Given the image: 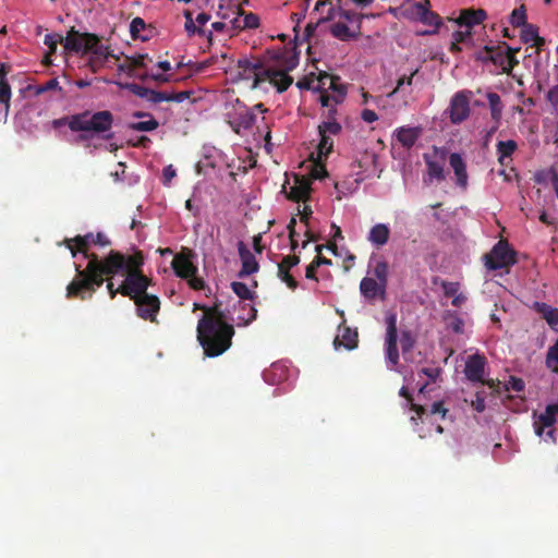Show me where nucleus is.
<instances>
[{
	"label": "nucleus",
	"mask_w": 558,
	"mask_h": 558,
	"mask_svg": "<svg viewBox=\"0 0 558 558\" xmlns=\"http://www.w3.org/2000/svg\"><path fill=\"white\" fill-rule=\"evenodd\" d=\"M123 265V254L114 250H111L102 259L98 255H93L84 269H81L80 265L74 264L76 276L66 286V298L84 300L85 291L89 292L88 298H90L95 289L102 286L105 281L104 276L112 278L120 272Z\"/></svg>",
	"instance_id": "1"
},
{
	"label": "nucleus",
	"mask_w": 558,
	"mask_h": 558,
	"mask_svg": "<svg viewBox=\"0 0 558 558\" xmlns=\"http://www.w3.org/2000/svg\"><path fill=\"white\" fill-rule=\"evenodd\" d=\"M205 314L198 319L196 338L203 347L207 357H217L223 354L231 345L234 337V327L226 322L221 304L203 306Z\"/></svg>",
	"instance_id": "2"
},
{
	"label": "nucleus",
	"mask_w": 558,
	"mask_h": 558,
	"mask_svg": "<svg viewBox=\"0 0 558 558\" xmlns=\"http://www.w3.org/2000/svg\"><path fill=\"white\" fill-rule=\"evenodd\" d=\"M64 49L70 52L87 54L86 66L92 73H98L111 56L108 46L101 44L100 38L95 34H80L72 27L65 37Z\"/></svg>",
	"instance_id": "3"
},
{
	"label": "nucleus",
	"mask_w": 558,
	"mask_h": 558,
	"mask_svg": "<svg viewBox=\"0 0 558 558\" xmlns=\"http://www.w3.org/2000/svg\"><path fill=\"white\" fill-rule=\"evenodd\" d=\"M112 125L111 111H82L72 114L70 131L80 132L81 140H89L95 136L111 140L113 137Z\"/></svg>",
	"instance_id": "4"
},
{
	"label": "nucleus",
	"mask_w": 558,
	"mask_h": 558,
	"mask_svg": "<svg viewBox=\"0 0 558 558\" xmlns=\"http://www.w3.org/2000/svg\"><path fill=\"white\" fill-rule=\"evenodd\" d=\"M238 76L240 80L253 81V88L269 82L279 93H284L293 84V78L286 72L274 68H267L260 62H252L247 59L238 60Z\"/></svg>",
	"instance_id": "5"
},
{
	"label": "nucleus",
	"mask_w": 558,
	"mask_h": 558,
	"mask_svg": "<svg viewBox=\"0 0 558 558\" xmlns=\"http://www.w3.org/2000/svg\"><path fill=\"white\" fill-rule=\"evenodd\" d=\"M124 265L121 267L119 274L125 276L122 283L118 287L121 295L135 300L144 294L150 284V279L147 278L142 271L143 255L141 252H135L132 255H124Z\"/></svg>",
	"instance_id": "6"
},
{
	"label": "nucleus",
	"mask_w": 558,
	"mask_h": 558,
	"mask_svg": "<svg viewBox=\"0 0 558 558\" xmlns=\"http://www.w3.org/2000/svg\"><path fill=\"white\" fill-rule=\"evenodd\" d=\"M514 255V251L510 248L509 243L499 240L492 251L484 255L485 266L490 270L509 267L515 263Z\"/></svg>",
	"instance_id": "7"
},
{
	"label": "nucleus",
	"mask_w": 558,
	"mask_h": 558,
	"mask_svg": "<svg viewBox=\"0 0 558 558\" xmlns=\"http://www.w3.org/2000/svg\"><path fill=\"white\" fill-rule=\"evenodd\" d=\"M386 323V357L395 366L399 362L397 316L395 314L389 315Z\"/></svg>",
	"instance_id": "8"
},
{
	"label": "nucleus",
	"mask_w": 558,
	"mask_h": 558,
	"mask_svg": "<svg viewBox=\"0 0 558 558\" xmlns=\"http://www.w3.org/2000/svg\"><path fill=\"white\" fill-rule=\"evenodd\" d=\"M449 119L454 124L463 123L470 114L469 96L465 92H457L448 108Z\"/></svg>",
	"instance_id": "9"
},
{
	"label": "nucleus",
	"mask_w": 558,
	"mask_h": 558,
	"mask_svg": "<svg viewBox=\"0 0 558 558\" xmlns=\"http://www.w3.org/2000/svg\"><path fill=\"white\" fill-rule=\"evenodd\" d=\"M192 257L193 252L189 248H183L173 256L171 267L177 277L186 279L197 272V267L193 264Z\"/></svg>",
	"instance_id": "10"
},
{
	"label": "nucleus",
	"mask_w": 558,
	"mask_h": 558,
	"mask_svg": "<svg viewBox=\"0 0 558 558\" xmlns=\"http://www.w3.org/2000/svg\"><path fill=\"white\" fill-rule=\"evenodd\" d=\"M557 417L558 404H548L545 408V411L539 414L534 423L535 434L541 437L545 433L548 438L554 440L553 426L555 425Z\"/></svg>",
	"instance_id": "11"
},
{
	"label": "nucleus",
	"mask_w": 558,
	"mask_h": 558,
	"mask_svg": "<svg viewBox=\"0 0 558 558\" xmlns=\"http://www.w3.org/2000/svg\"><path fill=\"white\" fill-rule=\"evenodd\" d=\"M256 121V113L253 109H248L243 102L238 100L235 105V114L229 116V125L235 133H241V130H251Z\"/></svg>",
	"instance_id": "12"
},
{
	"label": "nucleus",
	"mask_w": 558,
	"mask_h": 558,
	"mask_svg": "<svg viewBox=\"0 0 558 558\" xmlns=\"http://www.w3.org/2000/svg\"><path fill=\"white\" fill-rule=\"evenodd\" d=\"M134 303L136 305V315L140 318L149 322L156 320L157 313L160 308L158 296L147 293L135 299Z\"/></svg>",
	"instance_id": "13"
},
{
	"label": "nucleus",
	"mask_w": 558,
	"mask_h": 558,
	"mask_svg": "<svg viewBox=\"0 0 558 558\" xmlns=\"http://www.w3.org/2000/svg\"><path fill=\"white\" fill-rule=\"evenodd\" d=\"M75 243L78 244V250H81V254L88 260H90L93 255H96L95 253H89L88 247L90 244L99 245V246H108L110 245V240L106 234L102 232H97L96 234H93L92 232H88L84 235H76L74 236Z\"/></svg>",
	"instance_id": "14"
},
{
	"label": "nucleus",
	"mask_w": 558,
	"mask_h": 558,
	"mask_svg": "<svg viewBox=\"0 0 558 558\" xmlns=\"http://www.w3.org/2000/svg\"><path fill=\"white\" fill-rule=\"evenodd\" d=\"M486 359L481 354L470 355L465 362L464 374L465 377L472 383L485 384L484 371Z\"/></svg>",
	"instance_id": "15"
},
{
	"label": "nucleus",
	"mask_w": 558,
	"mask_h": 558,
	"mask_svg": "<svg viewBox=\"0 0 558 558\" xmlns=\"http://www.w3.org/2000/svg\"><path fill=\"white\" fill-rule=\"evenodd\" d=\"M387 286L375 278L364 277L360 283V290L367 300L380 299L384 301L386 299Z\"/></svg>",
	"instance_id": "16"
},
{
	"label": "nucleus",
	"mask_w": 558,
	"mask_h": 558,
	"mask_svg": "<svg viewBox=\"0 0 558 558\" xmlns=\"http://www.w3.org/2000/svg\"><path fill=\"white\" fill-rule=\"evenodd\" d=\"M238 253H240V259H242V269H240V274H238V276L243 278L258 271V262L242 241L238 243Z\"/></svg>",
	"instance_id": "17"
},
{
	"label": "nucleus",
	"mask_w": 558,
	"mask_h": 558,
	"mask_svg": "<svg viewBox=\"0 0 558 558\" xmlns=\"http://www.w3.org/2000/svg\"><path fill=\"white\" fill-rule=\"evenodd\" d=\"M487 19V13L483 9H464L460 12L458 19L454 20L459 27L472 28L482 24Z\"/></svg>",
	"instance_id": "18"
},
{
	"label": "nucleus",
	"mask_w": 558,
	"mask_h": 558,
	"mask_svg": "<svg viewBox=\"0 0 558 558\" xmlns=\"http://www.w3.org/2000/svg\"><path fill=\"white\" fill-rule=\"evenodd\" d=\"M330 90L332 94L324 89L319 95V102L324 108H331L332 106L336 108V106L343 102L347 97V87L339 84V82Z\"/></svg>",
	"instance_id": "19"
},
{
	"label": "nucleus",
	"mask_w": 558,
	"mask_h": 558,
	"mask_svg": "<svg viewBox=\"0 0 558 558\" xmlns=\"http://www.w3.org/2000/svg\"><path fill=\"white\" fill-rule=\"evenodd\" d=\"M311 181L304 175L295 174L294 184L291 186L287 195L290 199L295 202H305L310 197Z\"/></svg>",
	"instance_id": "20"
},
{
	"label": "nucleus",
	"mask_w": 558,
	"mask_h": 558,
	"mask_svg": "<svg viewBox=\"0 0 558 558\" xmlns=\"http://www.w3.org/2000/svg\"><path fill=\"white\" fill-rule=\"evenodd\" d=\"M357 331L352 330L345 325L339 326V333L335 338L333 344L336 348L344 347L348 350H353L357 347Z\"/></svg>",
	"instance_id": "21"
},
{
	"label": "nucleus",
	"mask_w": 558,
	"mask_h": 558,
	"mask_svg": "<svg viewBox=\"0 0 558 558\" xmlns=\"http://www.w3.org/2000/svg\"><path fill=\"white\" fill-rule=\"evenodd\" d=\"M337 17L350 23L354 21H361V16L357 13L343 9L342 0H337V8H330L327 14L320 19L319 23L330 22L336 20Z\"/></svg>",
	"instance_id": "22"
},
{
	"label": "nucleus",
	"mask_w": 558,
	"mask_h": 558,
	"mask_svg": "<svg viewBox=\"0 0 558 558\" xmlns=\"http://www.w3.org/2000/svg\"><path fill=\"white\" fill-rule=\"evenodd\" d=\"M449 165L457 177V184L465 189L468 185V172L466 165L462 156L459 153H451L449 155Z\"/></svg>",
	"instance_id": "23"
},
{
	"label": "nucleus",
	"mask_w": 558,
	"mask_h": 558,
	"mask_svg": "<svg viewBox=\"0 0 558 558\" xmlns=\"http://www.w3.org/2000/svg\"><path fill=\"white\" fill-rule=\"evenodd\" d=\"M424 160L426 163V172H427V177L424 178V182L426 184L432 183V181L434 179H436L437 181L445 180L446 175H445L444 160L442 161L434 160L426 154L424 155Z\"/></svg>",
	"instance_id": "24"
},
{
	"label": "nucleus",
	"mask_w": 558,
	"mask_h": 558,
	"mask_svg": "<svg viewBox=\"0 0 558 558\" xmlns=\"http://www.w3.org/2000/svg\"><path fill=\"white\" fill-rule=\"evenodd\" d=\"M389 238H390V228L388 225L381 223V222L374 225L371 228L368 236H367L368 241L377 247H380V246H384L385 244H387L389 241Z\"/></svg>",
	"instance_id": "25"
},
{
	"label": "nucleus",
	"mask_w": 558,
	"mask_h": 558,
	"mask_svg": "<svg viewBox=\"0 0 558 558\" xmlns=\"http://www.w3.org/2000/svg\"><path fill=\"white\" fill-rule=\"evenodd\" d=\"M337 107L328 109L326 120H324L318 126V132L329 135H339L342 132L340 122L336 120Z\"/></svg>",
	"instance_id": "26"
},
{
	"label": "nucleus",
	"mask_w": 558,
	"mask_h": 558,
	"mask_svg": "<svg viewBox=\"0 0 558 558\" xmlns=\"http://www.w3.org/2000/svg\"><path fill=\"white\" fill-rule=\"evenodd\" d=\"M461 44L466 47H473V36L470 28H466L465 31H457L452 34V41L449 51L453 54L461 52Z\"/></svg>",
	"instance_id": "27"
},
{
	"label": "nucleus",
	"mask_w": 558,
	"mask_h": 558,
	"mask_svg": "<svg viewBox=\"0 0 558 558\" xmlns=\"http://www.w3.org/2000/svg\"><path fill=\"white\" fill-rule=\"evenodd\" d=\"M533 308L545 319L549 327L553 328L558 325V308L544 302H534Z\"/></svg>",
	"instance_id": "28"
},
{
	"label": "nucleus",
	"mask_w": 558,
	"mask_h": 558,
	"mask_svg": "<svg viewBox=\"0 0 558 558\" xmlns=\"http://www.w3.org/2000/svg\"><path fill=\"white\" fill-rule=\"evenodd\" d=\"M486 97L489 105L490 118L494 120V123L500 125L504 110V105L500 100V96L495 94V92H488Z\"/></svg>",
	"instance_id": "29"
},
{
	"label": "nucleus",
	"mask_w": 558,
	"mask_h": 558,
	"mask_svg": "<svg viewBox=\"0 0 558 558\" xmlns=\"http://www.w3.org/2000/svg\"><path fill=\"white\" fill-rule=\"evenodd\" d=\"M330 34L341 41H350L357 38L360 31L352 32L345 23L338 22L331 25Z\"/></svg>",
	"instance_id": "30"
},
{
	"label": "nucleus",
	"mask_w": 558,
	"mask_h": 558,
	"mask_svg": "<svg viewBox=\"0 0 558 558\" xmlns=\"http://www.w3.org/2000/svg\"><path fill=\"white\" fill-rule=\"evenodd\" d=\"M420 136V131L410 129V126H401L397 132V140L405 148H411Z\"/></svg>",
	"instance_id": "31"
},
{
	"label": "nucleus",
	"mask_w": 558,
	"mask_h": 558,
	"mask_svg": "<svg viewBox=\"0 0 558 558\" xmlns=\"http://www.w3.org/2000/svg\"><path fill=\"white\" fill-rule=\"evenodd\" d=\"M518 145L514 140L498 141L496 144V151L498 155V161L504 165L506 158H510L515 151Z\"/></svg>",
	"instance_id": "32"
},
{
	"label": "nucleus",
	"mask_w": 558,
	"mask_h": 558,
	"mask_svg": "<svg viewBox=\"0 0 558 558\" xmlns=\"http://www.w3.org/2000/svg\"><path fill=\"white\" fill-rule=\"evenodd\" d=\"M444 322L448 329L454 333H462L464 328V322L454 311H446L444 313Z\"/></svg>",
	"instance_id": "33"
},
{
	"label": "nucleus",
	"mask_w": 558,
	"mask_h": 558,
	"mask_svg": "<svg viewBox=\"0 0 558 558\" xmlns=\"http://www.w3.org/2000/svg\"><path fill=\"white\" fill-rule=\"evenodd\" d=\"M521 40L524 44L533 43V45L536 47H539L544 44V40L537 34V29L530 24L523 26L521 32Z\"/></svg>",
	"instance_id": "34"
},
{
	"label": "nucleus",
	"mask_w": 558,
	"mask_h": 558,
	"mask_svg": "<svg viewBox=\"0 0 558 558\" xmlns=\"http://www.w3.org/2000/svg\"><path fill=\"white\" fill-rule=\"evenodd\" d=\"M545 366L551 373H558V339L550 345L546 352Z\"/></svg>",
	"instance_id": "35"
},
{
	"label": "nucleus",
	"mask_w": 558,
	"mask_h": 558,
	"mask_svg": "<svg viewBox=\"0 0 558 558\" xmlns=\"http://www.w3.org/2000/svg\"><path fill=\"white\" fill-rule=\"evenodd\" d=\"M319 135H320V141L318 144V155H319V158H327L333 149V138H332L333 135H329V134L326 135L324 133H319Z\"/></svg>",
	"instance_id": "36"
},
{
	"label": "nucleus",
	"mask_w": 558,
	"mask_h": 558,
	"mask_svg": "<svg viewBox=\"0 0 558 558\" xmlns=\"http://www.w3.org/2000/svg\"><path fill=\"white\" fill-rule=\"evenodd\" d=\"M231 290L235 295H238L242 300H253L255 296V292H253L248 286L241 281L231 282Z\"/></svg>",
	"instance_id": "37"
},
{
	"label": "nucleus",
	"mask_w": 558,
	"mask_h": 558,
	"mask_svg": "<svg viewBox=\"0 0 558 558\" xmlns=\"http://www.w3.org/2000/svg\"><path fill=\"white\" fill-rule=\"evenodd\" d=\"M373 274L375 279L388 284L389 265L386 260H377Z\"/></svg>",
	"instance_id": "38"
},
{
	"label": "nucleus",
	"mask_w": 558,
	"mask_h": 558,
	"mask_svg": "<svg viewBox=\"0 0 558 558\" xmlns=\"http://www.w3.org/2000/svg\"><path fill=\"white\" fill-rule=\"evenodd\" d=\"M317 81H318L317 90H319L322 93L324 90H330L340 81V78L338 76L323 73L318 76Z\"/></svg>",
	"instance_id": "39"
},
{
	"label": "nucleus",
	"mask_w": 558,
	"mask_h": 558,
	"mask_svg": "<svg viewBox=\"0 0 558 558\" xmlns=\"http://www.w3.org/2000/svg\"><path fill=\"white\" fill-rule=\"evenodd\" d=\"M158 128V122L155 118H149L144 122H131L129 124L130 130H134L135 132H151Z\"/></svg>",
	"instance_id": "40"
},
{
	"label": "nucleus",
	"mask_w": 558,
	"mask_h": 558,
	"mask_svg": "<svg viewBox=\"0 0 558 558\" xmlns=\"http://www.w3.org/2000/svg\"><path fill=\"white\" fill-rule=\"evenodd\" d=\"M421 21L429 26H434L436 29L441 25V19L438 14L422 8Z\"/></svg>",
	"instance_id": "41"
},
{
	"label": "nucleus",
	"mask_w": 558,
	"mask_h": 558,
	"mask_svg": "<svg viewBox=\"0 0 558 558\" xmlns=\"http://www.w3.org/2000/svg\"><path fill=\"white\" fill-rule=\"evenodd\" d=\"M145 22L141 17H135L130 24V34L133 39L146 40V37L141 36V32L145 29Z\"/></svg>",
	"instance_id": "42"
},
{
	"label": "nucleus",
	"mask_w": 558,
	"mask_h": 558,
	"mask_svg": "<svg viewBox=\"0 0 558 558\" xmlns=\"http://www.w3.org/2000/svg\"><path fill=\"white\" fill-rule=\"evenodd\" d=\"M510 23L513 27H523L526 25V14L523 5L512 11Z\"/></svg>",
	"instance_id": "43"
},
{
	"label": "nucleus",
	"mask_w": 558,
	"mask_h": 558,
	"mask_svg": "<svg viewBox=\"0 0 558 558\" xmlns=\"http://www.w3.org/2000/svg\"><path fill=\"white\" fill-rule=\"evenodd\" d=\"M64 41L65 38L56 33L46 35L44 39V44L49 48L50 54L56 52L58 44L64 47Z\"/></svg>",
	"instance_id": "44"
},
{
	"label": "nucleus",
	"mask_w": 558,
	"mask_h": 558,
	"mask_svg": "<svg viewBox=\"0 0 558 558\" xmlns=\"http://www.w3.org/2000/svg\"><path fill=\"white\" fill-rule=\"evenodd\" d=\"M10 99H11V87L7 81V78H1L0 81V104L5 105V110L10 108Z\"/></svg>",
	"instance_id": "45"
},
{
	"label": "nucleus",
	"mask_w": 558,
	"mask_h": 558,
	"mask_svg": "<svg viewBox=\"0 0 558 558\" xmlns=\"http://www.w3.org/2000/svg\"><path fill=\"white\" fill-rule=\"evenodd\" d=\"M400 344L403 353H408L413 349L415 339L411 331L403 330L401 332Z\"/></svg>",
	"instance_id": "46"
},
{
	"label": "nucleus",
	"mask_w": 558,
	"mask_h": 558,
	"mask_svg": "<svg viewBox=\"0 0 558 558\" xmlns=\"http://www.w3.org/2000/svg\"><path fill=\"white\" fill-rule=\"evenodd\" d=\"M290 269H282L278 266L279 278L287 283L291 290H295L299 287L298 280L291 275Z\"/></svg>",
	"instance_id": "47"
},
{
	"label": "nucleus",
	"mask_w": 558,
	"mask_h": 558,
	"mask_svg": "<svg viewBox=\"0 0 558 558\" xmlns=\"http://www.w3.org/2000/svg\"><path fill=\"white\" fill-rule=\"evenodd\" d=\"M183 16L185 19L184 29L189 36H193L195 34L202 35L204 33L202 28L195 26L192 14L189 11H184Z\"/></svg>",
	"instance_id": "48"
},
{
	"label": "nucleus",
	"mask_w": 558,
	"mask_h": 558,
	"mask_svg": "<svg viewBox=\"0 0 558 558\" xmlns=\"http://www.w3.org/2000/svg\"><path fill=\"white\" fill-rule=\"evenodd\" d=\"M441 288L444 290V294L447 298H454L460 292V284L459 282H452V281H442Z\"/></svg>",
	"instance_id": "49"
},
{
	"label": "nucleus",
	"mask_w": 558,
	"mask_h": 558,
	"mask_svg": "<svg viewBox=\"0 0 558 558\" xmlns=\"http://www.w3.org/2000/svg\"><path fill=\"white\" fill-rule=\"evenodd\" d=\"M506 61H507V57L505 54L504 51L500 50V48H494V51H493V54H492V58H490V62L500 68L501 71L504 72V68L506 65Z\"/></svg>",
	"instance_id": "50"
},
{
	"label": "nucleus",
	"mask_w": 558,
	"mask_h": 558,
	"mask_svg": "<svg viewBox=\"0 0 558 558\" xmlns=\"http://www.w3.org/2000/svg\"><path fill=\"white\" fill-rule=\"evenodd\" d=\"M301 262L300 256L295 254L287 255L282 258V260L278 264L279 267L282 269H292L293 267L298 266Z\"/></svg>",
	"instance_id": "51"
},
{
	"label": "nucleus",
	"mask_w": 558,
	"mask_h": 558,
	"mask_svg": "<svg viewBox=\"0 0 558 558\" xmlns=\"http://www.w3.org/2000/svg\"><path fill=\"white\" fill-rule=\"evenodd\" d=\"M126 59L130 60L131 65H132L134 71L136 69H146L145 61L146 60L151 61V59L148 58L147 54H135V56H132V57H126Z\"/></svg>",
	"instance_id": "52"
},
{
	"label": "nucleus",
	"mask_w": 558,
	"mask_h": 558,
	"mask_svg": "<svg viewBox=\"0 0 558 558\" xmlns=\"http://www.w3.org/2000/svg\"><path fill=\"white\" fill-rule=\"evenodd\" d=\"M418 69L413 71L409 76H402L398 80L396 88L389 95H396L404 85L411 86Z\"/></svg>",
	"instance_id": "53"
},
{
	"label": "nucleus",
	"mask_w": 558,
	"mask_h": 558,
	"mask_svg": "<svg viewBox=\"0 0 558 558\" xmlns=\"http://www.w3.org/2000/svg\"><path fill=\"white\" fill-rule=\"evenodd\" d=\"M146 99L150 104H160V101H168V92H155V89H148Z\"/></svg>",
	"instance_id": "54"
},
{
	"label": "nucleus",
	"mask_w": 558,
	"mask_h": 558,
	"mask_svg": "<svg viewBox=\"0 0 558 558\" xmlns=\"http://www.w3.org/2000/svg\"><path fill=\"white\" fill-rule=\"evenodd\" d=\"M122 87H124L126 90H129L132 95H135L136 97H141L142 99H146L148 87H143L137 84H125Z\"/></svg>",
	"instance_id": "55"
},
{
	"label": "nucleus",
	"mask_w": 558,
	"mask_h": 558,
	"mask_svg": "<svg viewBox=\"0 0 558 558\" xmlns=\"http://www.w3.org/2000/svg\"><path fill=\"white\" fill-rule=\"evenodd\" d=\"M187 281V284L193 290H205L206 289V281L202 279L201 277H196L195 275H192V277H189L185 279Z\"/></svg>",
	"instance_id": "56"
},
{
	"label": "nucleus",
	"mask_w": 558,
	"mask_h": 558,
	"mask_svg": "<svg viewBox=\"0 0 558 558\" xmlns=\"http://www.w3.org/2000/svg\"><path fill=\"white\" fill-rule=\"evenodd\" d=\"M494 48L489 46H485L482 50L475 53V60L487 63L490 62V58L493 54Z\"/></svg>",
	"instance_id": "57"
},
{
	"label": "nucleus",
	"mask_w": 558,
	"mask_h": 558,
	"mask_svg": "<svg viewBox=\"0 0 558 558\" xmlns=\"http://www.w3.org/2000/svg\"><path fill=\"white\" fill-rule=\"evenodd\" d=\"M243 310L248 311V315L240 316V319L244 322V325H248L257 318V310L251 304H243Z\"/></svg>",
	"instance_id": "58"
},
{
	"label": "nucleus",
	"mask_w": 558,
	"mask_h": 558,
	"mask_svg": "<svg viewBox=\"0 0 558 558\" xmlns=\"http://www.w3.org/2000/svg\"><path fill=\"white\" fill-rule=\"evenodd\" d=\"M440 373L441 369L439 367H423L420 371V374L426 376L432 383H435L437 380Z\"/></svg>",
	"instance_id": "59"
},
{
	"label": "nucleus",
	"mask_w": 558,
	"mask_h": 558,
	"mask_svg": "<svg viewBox=\"0 0 558 558\" xmlns=\"http://www.w3.org/2000/svg\"><path fill=\"white\" fill-rule=\"evenodd\" d=\"M524 381L521 378L511 376L508 381L507 389L515 392H521L524 390Z\"/></svg>",
	"instance_id": "60"
},
{
	"label": "nucleus",
	"mask_w": 558,
	"mask_h": 558,
	"mask_svg": "<svg viewBox=\"0 0 558 558\" xmlns=\"http://www.w3.org/2000/svg\"><path fill=\"white\" fill-rule=\"evenodd\" d=\"M546 99L550 106L558 112V85L551 87L546 93Z\"/></svg>",
	"instance_id": "61"
},
{
	"label": "nucleus",
	"mask_w": 558,
	"mask_h": 558,
	"mask_svg": "<svg viewBox=\"0 0 558 558\" xmlns=\"http://www.w3.org/2000/svg\"><path fill=\"white\" fill-rule=\"evenodd\" d=\"M260 20L254 13H247L244 16V27L246 28H257L259 26Z\"/></svg>",
	"instance_id": "62"
},
{
	"label": "nucleus",
	"mask_w": 558,
	"mask_h": 558,
	"mask_svg": "<svg viewBox=\"0 0 558 558\" xmlns=\"http://www.w3.org/2000/svg\"><path fill=\"white\" fill-rule=\"evenodd\" d=\"M548 179L550 180V168L538 170L534 174V181L538 184H545Z\"/></svg>",
	"instance_id": "63"
},
{
	"label": "nucleus",
	"mask_w": 558,
	"mask_h": 558,
	"mask_svg": "<svg viewBox=\"0 0 558 558\" xmlns=\"http://www.w3.org/2000/svg\"><path fill=\"white\" fill-rule=\"evenodd\" d=\"M312 175L315 179H324L328 175V171L326 169V166L324 163H316L312 170Z\"/></svg>",
	"instance_id": "64"
}]
</instances>
